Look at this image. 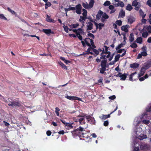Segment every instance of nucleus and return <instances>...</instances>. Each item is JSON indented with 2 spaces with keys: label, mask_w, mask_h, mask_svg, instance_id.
I'll return each instance as SVG.
<instances>
[{
  "label": "nucleus",
  "mask_w": 151,
  "mask_h": 151,
  "mask_svg": "<svg viewBox=\"0 0 151 151\" xmlns=\"http://www.w3.org/2000/svg\"><path fill=\"white\" fill-rule=\"evenodd\" d=\"M107 60H102L101 62V68L100 69V73L102 74H104L105 71L106 70V68Z\"/></svg>",
  "instance_id": "4"
},
{
  "label": "nucleus",
  "mask_w": 151,
  "mask_h": 151,
  "mask_svg": "<svg viewBox=\"0 0 151 151\" xmlns=\"http://www.w3.org/2000/svg\"><path fill=\"white\" fill-rule=\"evenodd\" d=\"M89 52H87V51L84 52L82 54H81L80 55H89L90 54V53H89Z\"/></svg>",
  "instance_id": "60"
},
{
  "label": "nucleus",
  "mask_w": 151,
  "mask_h": 151,
  "mask_svg": "<svg viewBox=\"0 0 151 151\" xmlns=\"http://www.w3.org/2000/svg\"><path fill=\"white\" fill-rule=\"evenodd\" d=\"M104 24L103 23H99L98 24V28H99V30H100L102 29V27H104Z\"/></svg>",
  "instance_id": "43"
},
{
  "label": "nucleus",
  "mask_w": 151,
  "mask_h": 151,
  "mask_svg": "<svg viewBox=\"0 0 151 151\" xmlns=\"http://www.w3.org/2000/svg\"><path fill=\"white\" fill-rule=\"evenodd\" d=\"M122 21L120 20H117L116 22V24L119 26L122 25Z\"/></svg>",
  "instance_id": "47"
},
{
  "label": "nucleus",
  "mask_w": 151,
  "mask_h": 151,
  "mask_svg": "<svg viewBox=\"0 0 151 151\" xmlns=\"http://www.w3.org/2000/svg\"><path fill=\"white\" fill-rule=\"evenodd\" d=\"M10 12H11V13L12 15H14L15 17H17V14L14 11L10 9Z\"/></svg>",
  "instance_id": "37"
},
{
  "label": "nucleus",
  "mask_w": 151,
  "mask_h": 151,
  "mask_svg": "<svg viewBox=\"0 0 151 151\" xmlns=\"http://www.w3.org/2000/svg\"><path fill=\"white\" fill-rule=\"evenodd\" d=\"M42 32L45 33L47 35L50 33L53 34L54 32L50 29H42Z\"/></svg>",
  "instance_id": "18"
},
{
  "label": "nucleus",
  "mask_w": 151,
  "mask_h": 151,
  "mask_svg": "<svg viewBox=\"0 0 151 151\" xmlns=\"http://www.w3.org/2000/svg\"><path fill=\"white\" fill-rule=\"evenodd\" d=\"M103 14V12L101 10H99L96 16V19L97 20H99L101 16H102Z\"/></svg>",
  "instance_id": "12"
},
{
  "label": "nucleus",
  "mask_w": 151,
  "mask_h": 151,
  "mask_svg": "<svg viewBox=\"0 0 151 151\" xmlns=\"http://www.w3.org/2000/svg\"><path fill=\"white\" fill-rule=\"evenodd\" d=\"M62 67V68L65 69L67 70V67L62 62L60 61L58 63Z\"/></svg>",
  "instance_id": "26"
},
{
  "label": "nucleus",
  "mask_w": 151,
  "mask_h": 151,
  "mask_svg": "<svg viewBox=\"0 0 151 151\" xmlns=\"http://www.w3.org/2000/svg\"><path fill=\"white\" fill-rule=\"evenodd\" d=\"M139 64L137 63H135L130 64V67L131 68H133V69H136L139 68Z\"/></svg>",
  "instance_id": "15"
},
{
  "label": "nucleus",
  "mask_w": 151,
  "mask_h": 151,
  "mask_svg": "<svg viewBox=\"0 0 151 151\" xmlns=\"http://www.w3.org/2000/svg\"><path fill=\"white\" fill-rule=\"evenodd\" d=\"M51 132L50 130L47 131L46 132V134L48 136H50L51 135Z\"/></svg>",
  "instance_id": "64"
},
{
  "label": "nucleus",
  "mask_w": 151,
  "mask_h": 151,
  "mask_svg": "<svg viewBox=\"0 0 151 151\" xmlns=\"http://www.w3.org/2000/svg\"><path fill=\"white\" fill-rule=\"evenodd\" d=\"M82 5L86 9H88L89 8L88 4L86 2V3H85L84 2H83L82 4Z\"/></svg>",
  "instance_id": "30"
},
{
  "label": "nucleus",
  "mask_w": 151,
  "mask_h": 151,
  "mask_svg": "<svg viewBox=\"0 0 151 151\" xmlns=\"http://www.w3.org/2000/svg\"><path fill=\"white\" fill-rule=\"evenodd\" d=\"M139 12L140 15L142 16V18H144L145 16V14H144V12L142 11L141 9L139 10Z\"/></svg>",
  "instance_id": "36"
},
{
  "label": "nucleus",
  "mask_w": 151,
  "mask_h": 151,
  "mask_svg": "<svg viewBox=\"0 0 151 151\" xmlns=\"http://www.w3.org/2000/svg\"><path fill=\"white\" fill-rule=\"evenodd\" d=\"M45 4V8L47 9L48 7L50 6L51 5V3L50 2H47Z\"/></svg>",
  "instance_id": "33"
},
{
  "label": "nucleus",
  "mask_w": 151,
  "mask_h": 151,
  "mask_svg": "<svg viewBox=\"0 0 151 151\" xmlns=\"http://www.w3.org/2000/svg\"><path fill=\"white\" fill-rule=\"evenodd\" d=\"M46 20L47 22H55V21H54V20L51 18H50V16H49L48 15H46Z\"/></svg>",
  "instance_id": "16"
},
{
  "label": "nucleus",
  "mask_w": 151,
  "mask_h": 151,
  "mask_svg": "<svg viewBox=\"0 0 151 151\" xmlns=\"http://www.w3.org/2000/svg\"><path fill=\"white\" fill-rule=\"evenodd\" d=\"M91 45L92 47L94 48H95L96 47V46H95L94 43L93 42V40L92 39H91Z\"/></svg>",
  "instance_id": "50"
},
{
  "label": "nucleus",
  "mask_w": 151,
  "mask_h": 151,
  "mask_svg": "<svg viewBox=\"0 0 151 151\" xmlns=\"http://www.w3.org/2000/svg\"><path fill=\"white\" fill-rule=\"evenodd\" d=\"M117 109L118 106L117 105L115 109L113 111L111 112L108 115L102 114V116H100L99 117L103 120H104L108 118H109L110 117V114L115 112L117 110Z\"/></svg>",
  "instance_id": "5"
},
{
  "label": "nucleus",
  "mask_w": 151,
  "mask_h": 151,
  "mask_svg": "<svg viewBox=\"0 0 151 151\" xmlns=\"http://www.w3.org/2000/svg\"><path fill=\"white\" fill-rule=\"evenodd\" d=\"M0 18L3 19H6V18L4 16L3 14H0Z\"/></svg>",
  "instance_id": "57"
},
{
  "label": "nucleus",
  "mask_w": 151,
  "mask_h": 151,
  "mask_svg": "<svg viewBox=\"0 0 151 151\" xmlns=\"http://www.w3.org/2000/svg\"><path fill=\"white\" fill-rule=\"evenodd\" d=\"M10 106L19 107L21 106V104L19 101H14L11 102Z\"/></svg>",
  "instance_id": "8"
},
{
  "label": "nucleus",
  "mask_w": 151,
  "mask_h": 151,
  "mask_svg": "<svg viewBox=\"0 0 151 151\" xmlns=\"http://www.w3.org/2000/svg\"><path fill=\"white\" fill-rule=\"evenodd\" d=\"M142 122L144 124H149L150 123V121L147 119H144L142 121Z\"/></svg>",
  "instance_id": "53"
},
{
  "label": "nucleus",
  "mask_w": 151,
  "mask_h": 151,
  "mask_svg": "<svg viewBox=\"0 0 151 151\" xmlns=\"http://www.w3.org/2000/svg\"><path fill=\"white\" fill-rule=\"evenodd\" d=\"M82 7L81 5L80 4H78L75 7H71V6L70 5L68 8H66V10L68 11L70 10L75 11L76 10V13L78 14H81L82 12Z\"/></svg>",
  "instance_id": "2"
},
{
  "label": "nucleus",
  "mask_w": 151,
  "mask_h": 151,
  "mask_svg": "<svg viewBox=\"0 0 151 151\" xmlns=\"http://www.w3.org/2000/svg\"><path fill=\"white\" fill-rule=\"evenodd\" d=\"M109 99L111 100H114L116 98V96L115 95H113L109 96Z\"/></svg>",
  "instance_id": "61"
},
{
  "label": "nucleus",
  "mask_w": 151,
  "mask_h": 151,
  "mask_svg": "<svg viewBox=\"0 0 151 151\" xmlns=\"http://www.w3.org/2000/svg\"><path fill=\"white\" fill-rule=\"evenodd\" d=\"M76 36L80 40H82V37L80 35L79 33L76 35Z\"/></svg>",
  "instance_id": "52"
},
{
  "label": "nucleus",
  "mask_w": 151,
  "mask_h": 151,
  "mask_svg": "<svg viewBox=\"0 0 151 151\" xmlns=\"http://www.w3.org/2000/svg\"><path fill=\"white\" fill-rule=\"evenodd\" d=\"M129 41L131 42H133L134 40V35L133 33H131L129 36Z\"/></svg>",
  "instance_id": "27"
},
{
  "label": "nucleus",
  "mask_w": 151,
  "mask_h": 151,
  "mask_svg": "<svg viewBox=\"0 0 151 151\" xmlns=\"http://www.w3.org/2000/svg\"><path fill=\"white\" fill-rule=\"evenodd\" d=\"M128 25L124 26L123 25L122 26L121 29L122 30L126 32H127L128 31Z\"/></svg>",
  "instance_id": "20"
},
{
  "label": "nucleus",
  "mask_w": 151,
  "mask_h": 151,
  "mask_svg": "<svg viewBox=\"0 0 151 151\" xmlns=\"http://www.w3.org/2000/svg\"><path fill=\"white\" fill-rule=\"evenodd\" d=\"M94 3V0H91L90 1L89 4H88L89 8H91L93 6Z\"/></svg>",
  "instance_id": "28"
},
{
  "label": "nucleus",
  "mask_w": 151,
  "mask_h": 151,
  "mask_svg": "<svg viewBox=\"0 0 151 151\" xmlns=\"http://www.w3.org/2000/svg\"><path fill=\"white\" fill-rule=\"evenodd\" d=\"M92 49L96 55H98L99 54V52L97 50L94 48H92Z\"/></svg>",
  "instance_id": "51"
},
{
  "label": "nucleus",
  "mask_w": 151,
  "mask_h": 151,
  "mask_svg": "<svg viewBox=\"0 0 151 151\" xmlns=\"http://www.w3.org/2000/svg\"><path fill=\"white\" fill-rule=\"evenodd\" d=\"M88 122L90 123L91 124H95L96 122L95 120L94 119L93 117L91 118L89 120H88Z\"/></svg>",
  "instance_id": "24"
},
{
  "label": "nucleus",
  "mask_w": 151,
  "mask_h": 151,
  "mask_svg": "<svg viewBox=\"0 0 151 151\" xmlns=\"http://www.w3.org/2000/svg\"><path fill=\"white\" fill-rule=\"evenodd\" d=\"M109 18L108 15L106 13H103L102 17L101 18V20L102 22H104L106 21V19H108Z\"/></svg>",
  "instance_id": "11"
},
{
  "label": "nucleus",
  "mask_w": 151,
  "mask_h": 151,
  "mask_svg": "<svg viewBox=\"0 0 151 151\" xmlns=\"http://www.w3.org/2000/svg\"><path fill=\"white\" fill-rule=\"evenodd\" d=\"M72 124H70L67 123L66 124V125L65 126L67 127L66 128H68V129H72L73 128V126H72Z\"/></svg>",
  "instance_id": "29"
},
{
  "label": "nucleus",
  "mask_w": 151,
  "mask_h": 151,
  "mask_svg": "<svg viewBox=\"0 0 151 151\" xmlns=\"http://www.w3.org/2000/svg\"><path fill=\"white\" fill-rule=\"evenodd\" d=\"M82 7L81 5L80 4H78L75 7H71V6L70 5L68 8H66V10L68 11L70 10L75 11L76 10V13L78 14H81L82 12Z\"/></svg>",
  "instance_id": "1"
},
{
  "label": "nucleus",
  "mask_w": 151,
  "mask_h": 151,
  "mask_svg": "<svg viewBox=\"0 0 151 151\" xmlns=\"http://www.w3.org/2000/svg\"><path fill=\"white\" fill-rule=\"evenodd\" d=\"M150 146L147 144H143L140 146V149L141 150H147L149 149Z\"/></svg>",
  "instance_id": "9"
},
{
  "label": "nucleus",
  "mask_w": 151,
  "mask_h": 151,
  "mask_svg": "<svg viewBox=\"0 0 151 151\" xmlns=\"http://www.w3.org/2000/svg\"><path fill=\"white\" fill-rule=\"evenodd\" d=\"M109 124V122L108 121H105L104 123V126H107Z\"/></svg>",
  "instance_id": "59"
},
{
  "label": "nucleus",
  "mask_w": 151,
  "mask_h": 151,
  "mask_svg": "<svg viewBox=\"0 0 151 151\" xmlns=\"http://www.w3.org/2000/svg\"><path fill=\"white\" fill-rule=\"evenodd\" d=\"M127 75H128V74L127 73H124V74H122L121 73H119L116 76V77H119L121 78V80L124 81L125 80Z\"/></svg>",
  "instance_id": "6"
},
{
  "label": "nucleus",
  "mask_w": 151,
  "mask_h": 151,
  "mask_svg": "<svg viewBox=\"0 0 151 151\" xmlns=\"http://www.w3.org/2000/svg\"><path fill=\"white\" fill-rule=\"evenodd\" d=\"M138 5V2L136 0L134 1L132 3V6H136Z\"/></svg>",
  "instance_id": "45"
},
{
  "label": "nucleus",
  "mask_w": 151,
  "mask_h": 151,
  "mask_svg": "<svg viewBox=\"0 0 151 151\" xmlns=\"http://www.w3.org/2000/svg\"><path fill=\"white\" fill-rule=\"evenodd\" d=\"M123 44L122 43H121L117 47H116V50H117L119 49L123 46Z\"/></svg>",
  "instance_id": "49"
},
{
  "label": "nucleus",
  "mask_w": 151,
  "mask_h": 151,
  "mask_svg": "<svg viewBox=\"0 0 151 151\" xmlns=\"http://www.w3.org/2000/svg\"><path fill=\"white\" fill-rule=\"evenodd\" d=\"M147 136L146 135L144 134H141L138 137V139L140 140H142L144 139H145L147 138Z\"/></svg>",
  "instance_id": "23"
},
{
  "label": "nucleus",
  "mask_w": 151,
  "mask_h": 151,
  "mask_svg": "<svg viewBox=\"0 0 151 151\" xmlns=\"http://www.w3.org/2000/svg\"><path fill=\"white\" fill-rule=\"evenodd\" d=\"M148 33L147 32L145 31L144 32L142 35V37L144 38H146L148 35Z\"/></svg>",
  "instance_id": "35"
},
{
  "label": "nucleus",
  "mask_w": 151,
  "mask_h": 151,
  "mask_svg": "<svg viewBox=\"0 0 151 151\" xmlns=\"http://www.w3.org/2000/svg\"><path fill=\"white\" fill-rule=\"evenodd\" d=\"M65 97L68 99L71 100H77L80 101H82V99L81 98L76 96H65Z\"/></svg>",
  "instance_id": "7"
},
{
  "label": "nucleus",
  "mask_w": 151,
  "mask_h": 151,
  "mask_svg": "<svg viewBox=\"0 0 151 151\" xmlns=\"http://www.w3.org/2000/svg\"><path fill=\"white\" fill-rule=\"evenodd\" d=\"M79 24L78 23H76V24H73L71 25H70V27H72V28H77V27L79 26Z\"/></svg>",
  "instance_id": "34"
},
{
  "label": "nucleus",
  "mask_w": 151,
  "mask_h": 151,
  "mask_svg": "<svg viewBox=\"0 0 151 151\" xmlns=\"http://www.w3.org/2000/svg\"><path fill=\"white\" fill-rule=\"evenodd\" d=\"M103 80V78L102 77L100 76L99 77V79L98 80V82L99 83H102Z\"/></svg>",
  "instance_id": "55"
},
{
  "label": "nucleus",
  "mask_w": 151,
  "mask_h": 151,
  "mask_svg": "<svg viewBox=\"0 0 151 151\" xmlns=\"http://www.w3.org/2000/svg\"><path fill=\"white\" fill-rule=\"evenodd\" d=\"M101 57L100 58H97L96 60V61L97 63H99L101 61V59H103L104 60H106V56L105 55L102 54V55H100Z\"/></svg>",
  "instance_id": "17"
},
{
  "label": "nucleus",
  "mask_w": 151,
  "mask_h": 151,
  "mask_svg": "<svg viewBox=\"0 0 151 151\" xmlns=\"http://www.w3.org/2000/svg\"><path fill=\"white\" fill-rule=\"evenodd\" d=\"M130 47L133 48H135L137 47V45L136 43L134 42L130 45Z\"/></svg>",
  "instance_id": "41"
},
{
  "label": "nucleus",
  "mask_w": 151,
  "mask_h": 151,
  "mask_svg": "<svg viewBox=\"0 0 151 151\" xmlns=\"http://www.w3.org/2000/svg\"><path fill=\"white\" fill-rule=\"evenodd\" d=\"M120 56L121 55L120 54H118L116 55L115 57L114 60H115V62L118 61L119 60Z\"/></svg>",
  "instance_id": "39"
},
{
  "label": "nucleus",
  "mask_w": 151,
  "mask_h": 151,
  "mask_svg": "<svg viewBox=\"0 0 151 151\" xmlns=\"http://www.w3.org/2000/svg\"><path fill=\"white\" fill-rule=\"evenodd\" d=\"M137 73V72H135L133 73H132L129 76V80L131 81H133V79H132L133 76L134 75H135V74H136Z\"/></svg>",
  "instance_id": "31"
},
{
  "label": "nucleus",
  "mask_w": 151,
  "mask_h": 151,
  "mask_svg": "<svg viewBox=\"0 0 151 151\" xmlns=\"http://www.w3.org/2000/svg\"><path fill=\"white\" fill-rule=\"evenodd\" d=\"M91 39L89 38H86L84 39V41L86 44L88 46H90L91 45L89 42H91Z\"/></svg>",
  "instance_id": "22"
},
{
  "label": "nucleus",
  "mask_w": 151,
  "mask_h": 151,
  "mask_svg": "<svg viewBox=\"0 0 151 151\" xmlns=\"http://www.w3.org/2000/svg\"><path fill=\"white\" fill-rule=\"evenodd\" d=\"M60 111V109H59V108L58 107H56L55 108V112L56 113V115L58 116H59V111Z\"/></svg>",
  "instance_id": "44"
},
{
  "label": "nucleus",
  "mask_w": 151,
  "mask_h": 151,
  "mask_svg": "<svg viewBox=\"0 0 151 151\" xmlns=\"http://www.w3.org/2000/svg\"><path fill=\"white\" fill-rule=\"evenodd\" d=\"M136 42L137 43L141 44L142 42V38L140 37H138L136 40Z\"/></svg>",
  "instance_id": "25"
},
{
  "label": "nucleus",
  "mask_w": 151,
  "mask_h": 151,
  "mask_svg": "<svg viewBox=\"0 0 151 151\" xmlns=\"http://www.w3.org/2000/svg\"><path fill=\"white\" fill-rule=\"evenodd\" d=\"M146 70H145V69L144 68V67H142L141 68L140 70V73H145V71Z\"/></svg>",
  "instance_id": "58"
},
{
  "label": "nucleus",
  "mask_w": 151,
  "mask_h": 151,
  "mask_svg": "<svg viewBox=\"0 0 151 151\" xmlns=\"http://www.w3.org/2000/svg\"><path fill=\"white\" fill-rule=\"evenodd\" d=\"M82 11H83V12L82 13L83 16L87 17V10L85 9H82Z\"/></svg>",
  "instance_id": "38"
},
{
  "label": "nucleus",
  "mask_w": 151,
  "mask_h": 151,
  "mask_svg": "<svg viewBox=\"0 0 151 151\" xmlns=\"http://www.w3.org/2000/svg\"><path fill=\"white\" fill-rule=\"evenodd\" d=\"M111 4L110 1H106L104 4V6H109Z\"/></svg>",
  "instance_id": "46"
},
{
  "label": "nucleus",
  "mask_w": 151,
  "mask_h": 151,
  "mask_svg": "<svg viewBox=\"0 0 151 151\" xmlns=\"http://www.w3.org/2000/svg\"><path fill=\"white\" fill-rule=\"evenodd\" d=\"M87 35L88 37H92L93 39H94L95 38V36L94 35L91 33H89Z\"/></svg>",
  "instance_id": "54"
},
{
  "label": "nucleus",
  "mask_w": 151,
  "mask_h": 151,
  "mask_svg": "<svg viewBox=\"0 0 151 151\" xmlns=\"http://www.w3.org/2000/svg\"><path fill=\"white\" fill-rule=\"evenodd\" d=\"M63 26V28L64 29V30L65 31V32L66 33H68V29H69V28L67 26H65L64 25Z\"/></svg>",
  "instance_id": "48"
},
{
  "label": "nucleus",
  "mask_w": 151,
  "mask_h": 151,
  "mask_svg": "<svg viewBox=\"0 0 151 151\" xmlns=\"http://www.w3.org/2000/svg\"><path fill=\"white\" fill-rule=\"evenodd\" d=\"M118 2L117 4L118 6H120L122 7H123L124 6V4L123 2L121 1Z\"/></svg>",
  "instance_id": "40"
},
{
  "label": "nucleus",
  "mask_w": 151,
  "mask_h": 151,
  "mask_svg": "<svg viewBox=\"0 0 151 151\" xmlns=\"http://www.w3.org/2000/svg\"><path fill=\"white\" fill-rule=\"evenodd\" d=\"M147 4L150 7H151V0H148L147 1Z\"/></svg>",
  "instance_id": "63"
},
{
  "label": "nucleus",
  "mask_w": 151,
  "mask_h": 151,
  "mask_svg": "<svg viewBox=\"0 0 151 151\" xmlns=\"http://www.w3.org/2000/svg\"><path fill=\"white\" fill-rule=\"evenodd\" d=\"M151 66V59L148 61L147 63H145V65L143 66L145 70L148 69Z\"/></svg>",
  "instance_id": "10"
},
{
  "label": "nucleus",
  "mask_w": 151,
  "mask_h": 151,
  "mask_svg": "<svg viewBox=\"0 0 151 151\" xmlns=\"http://www.w3.org/2000/svg\"><path fill=\"white\" fill-rule=\"evenodd\" d=\"M135 21V18L132 16H129L128 17V21L129 23L132 24Z\"/></svg>",
  "instance_id": "14"
},
{
  "label": "nucleus",
  "mask_w": 151,
  "mask_h": 151,
  "mask_svg": "<svg viewBox=\"0 0 151 151\" xmlns=\"http://www.w3.org/2000/svg\"><path fill=\"white\" fill-rule=\"evenodd\" d=\"M141 54L142 56H146L147 55V52L145 51H143L141 52Z\"/></svg>",
  "instance_id": "56"
},
{
  "label": "nucleus",
  "mask_w": 151,
  "mask_h": 151,
  "mask_svg": "<svg viewBox=\"0 0 151 151\" xmlns=\"http://www.w3.org/2000/svg\"><path fill=\"white\" fill-rule=\"evenodd\" d=\"M85 131L84 129L81 127H79L77 129L74 130L71 132L72 134L74 137L78 136L80 137L83 132Z\"/></svg>",
  "instance_id": "3"
},
{
  "label": "nucleus",
  "mask_w": 151,
  "mask_h": 151,
  "mask_svg": "<svg viewBox=\"0 0 151 151\" xmlns=\"http://www.w3.org/2000/svg\"><path fill=\"white\" fill-rule=\"evenodd\" d=\"M82 137L83 138H84V139H83V140H85L86 139H88V138H89V136L86 133H84L83 132V133L81 134V135L80 137Z\"/></svg>",
  "instance_id": "19"
},
{
  "label": "nucleus",
  "mask_w": 151,
  "mask_h": 151,
  "mask_svg": "<svg viewBox=\"0 0 151 151\" xmlns=\"http://www.w3.org/2000/svg\"><path fill=\"white\" fill-rule=\"evenodd\" d=\"M87 31L91 30L93 29V24L91 22H88L87 23Z\"/></svg>",
  "instance_id": "13"
},
{
  "label": "nucleus",
  "mask_w": 151,
  "mask_h": 151,
  "mask_svg": "<svg viewBox=\"0 0 151 151\" xmlns=\"http://www.w3.org/2000/svg\"><path fill=\"white\" fill-rule=\"evenodd\" d=\"M119 15L121 17L123 18L125 16V12L123 10H122L121 12L119 13Z\"/></svg>",
  "instance_id": "42"
},
{
  "label": "nucleus",
  "mask_w": 151,
  "mask_h": 151,
  "mask_svg": "<svg viewBox=\"0 0 151 151\" xmlns=\"http://www.w3.org/2000/svg\"><path fill=\"white\" fill-rule=\"evenodd\" d=\"M132 7L129 4H128L126 7V9L128 11H130L132 9Z\"/></svg>",
  "instance_id": "32"
},
{
  "label": "nucleus",
  "mask_w": 151,
  "mask_h": 151,
  "mask_svg": "<svg viewBox=\"0 0 151 151\" xmlns=\"http://www.w3.org/2000/svg\"><path fill=\"white\" fill-rule=\"evenodd\" d=\"M78 121L81 124H85V120L83 117H81L78 119Z\"/></svg>",
  "instance_id": "21"
},
{
  "label": "nucleus",
  "mask_w": 151,
  "mask_h": 151,
  "mask_svg": "<svg viewBox=\"0 0 151 151\" xmlns=\"http://www.w3.org/2000/svg\"><path fill=\"white\" fill-rule=\"evenodd\" d=\"M80 18H81V19L82 20H83L84 21H85L86 20V19L87 18V17H84V16H81L80 17Z\"/></svg>",
  "instance_id": "62"
}]
</instances>
